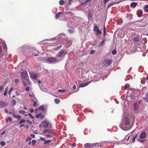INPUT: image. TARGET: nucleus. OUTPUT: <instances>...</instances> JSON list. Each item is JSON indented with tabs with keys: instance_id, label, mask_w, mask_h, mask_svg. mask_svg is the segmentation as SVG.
<instances>
[{
	"instance_id": "54",
	"label": "nucleus",
	"mask_w": 148,
	"mask_h": 148,
	"mask_svg": "<svg viewBox=\"0 0 148 148\" xmlns=\"http://www.w3.org/2000/svg\"><path fill=\"white\" fill-rule=\"evenodd\" d=\"M31 136L32 138H34L35 135L34 134H31L30 135Z\"/></svg>"
},
{
	"instance_id": "63",
	"label": "nucleus",
	"mask_w": 148,
	"mask_h": 148,
	"mask_svg": "<svg viewBox=\"0 0 148 148\" xmlns=\"http://www.w3.org/2000/svg\"><path fill=\"white\" fill-rule=\"evenodd\" d=\"M5 113H7L8 112V110L7 109H5Z\"/></svg>"
},
{
	"instance_id": "55",
	"label": "nucleus",
	"mask_w": 148,
	"mask_h": 148,
	"mask_svg": "<svg viewBox=\"0 0 148 148\" xmlns=\"http://www.w3.org/2000/svg\"><path fill=\"white\" fill-rule=\"evenodd\" d=\"M145 140H141V139L139 140V141L140 142H142V143L144 142L145 141Z\"/></svg>"
},
{
	"instance_id": "43",
	"label": "nucleus",
	"mask_w": 148,
	"mask_h": 148,
	"mask_svg": "<svg viewBox=\"0 0 148 148\" xmlns=\"http://www.w3.org/2000/svg\"><path fill=\"white\" fill-rule=\"evenodd\" d=\"M29 111L30 112L32 113L34 112V110L33 108H30V109H29Z\"/></svg>"
},
{
	"instance_id": "17",
	"label": "nucleus",
	"mask_w": 148,
	"mask_h": 148,
	"mask_svg": "<svg viewBox=\"0 0 148 148\" xmlns=\"http://www.w3.org/2000/svg\"><path fill=\"white\" fill-rule=\"evenodd\" d=\"M137 3L136 2L132 3L130 4L131 6L133 8H134L137 5Z\"/></svg>"
},
{
	"instance_id": "45",
	"label": "nucleus",
	"mask_w": 148,
	"mask_h": 148,
	"mask_svg": "<svg viewBox=\"0 0 148 148\" xmlns=\"http://www.w3.org/2000/svg\"><path fill=\"white\" fill-rule=\"evenodd\" d=\"M13 90V88H11L9 91V93L10 95L12 91Z\"/></svg>"
},
{
	"instance_id": "44",
	"label": "nucleus",
	"mask_w": 148,
	"mask_h": 148,
	"mask_svg": "<svg viewBox=\"0 0 148 148\" xmlns=\"http://www.w3.org/2000/svg\"><path fill=\"white\" fill-rule=\"evenodd\" d=\"M65 91L64 90L59 89L58 90V92H63Z\"/></svg>"
},
{
	"instance_id": "49",
	"label": "nucleus",
	"mask_w": 148,
	"mask_h": 148,
	"mask_svg": "<svg viewBox=\"0 0 148 148\" xmlns=\"http://www.w3.org/2000/svg\"><path fill=\"white\" fill-rule=\"evenodd\" d=\"M31 138L30 137H28L26 138L27 141H29L31 140Z\"/></svg>"
},
{
	"instance_id": "25",
	"label": "nucleus",
	"mask_w": 148,
	"mask_h": 148,
	"mask_svg": "<svg viewBox=\"0 0 148 148\" xmlns=\"http://www.w3.org/2000/svg\"><path fill=\"white\" fill-rule=\"evenodd\" d=\"M127 18L129 19H132L131 15L130 14H127L126 16Z\"/></svg>"
},
{
	"instance_id": "57",
	"label": "nucleus",
	"mask_w": 148,
	"mask_h": 148,
	"mask_svg": "<svg viewBox=\"0 0 148 148\" xmlns=\"http://www.w3.org/2000/svg\"><path fill=\"white\" fill-rule=\"evenodd\" d=\"M40 139L42 140V141H45V138H42V137H41L40 138Z\"/></svg>"
},
{
	"instance_id": "16",
	"label": "nucleus",
	"mask_w": 148,
	"mask_h": 148,
	"mask_svg": "<svg viewBox=\"0 0 148 148\" xmlns=\"http://www.w3.org/2000/svg\"><path fill=\"white\" fill-rule=\"evenodd\" d=\"M48 132V133H50L52 134H53V133L51 132V131H50L49 130H43V133L44 134H45L47 132Z\"/></svg>"
},
{
	"instance_id": "13",
	"label": "nucleus",
	"mask_w": 148,
	"mask_h": 148,
	"mask_svg": "<svg viewBox=\"0 0 148 148\" xmlns=\"http://www.w3.org/2000/svg\"><path fill=\"white\" fill-rule=\"evenodd\" d=\"M146 136V133L145 132H143L140 134V137L141 138H144Z\"/></svg>"
},
{
	"instance_id": "39",
	"label": "nucleus",
	"mask_w": 148,
	"mask_h": 148,
	"mask_svg": "<svg viewBox=\"0 0 148 148\" xmlns=\"http://www.w3.org/2000/svg\"><path fill=\"white\" fill-rule=\"evenodd\" d=\"M28 115L30 116L31 119H33L34 118V117L32 116L31 113H29Z\"/></svg>"
},
{
	"instance_id": "47",
	"label": "nucleus",
	"mask_w": 148,
	"mask_h": 148,
	"mask_svg": "<svg viewBox=\"0 0 148 148\" xmlns=\"http://www.w3.org/2000/svg\"><path fill=\"white\" fill-rule=\"evenodd\" d=\"M3 89V87L2 85L0 86V91H1Z\"/></svg>"
},
{
	"instance_id": "14",
	"label": "nucleus",
	"mask_w": 148,
	"mask_h": 148,
	"mask_svg": "<svg viewBox=\"0 0 148 148\" xmlns=\"http://www.w3.org/2000/svg\"><path fill=\"white\" fill-rule=\"evenodd\" d=\"M23 85L25 87L27 86V83L29 84L30 85H31V83L29 80H28V81H23Z\"/></svg>"
},
{
	"instance_id": "19",
	"label": "nucleus",
	"mask_w": 148,
	"mask_h": 148,
	"mask_svg": "<svg viewBox=\"0 0 148 148\" xmlns=\"http://www.w3.org/2000/svg\"><path fill=\"white\" fill-rule=\"evenodd\" d=\"M134 106L135 110H137L138 108V106L137 103H135L134 104Z\"/></svg>"
},
{
	"instance_id": "21",
	"label": "nucleus",
	"mask_w": 148,
	"mask_h": 148,
	"mask_svg": "<svg viewBox=\"0 0 148 148\" xmlns=\"http://www.w3.org/2000/svg\"><path fill=\"white\" fill-rule=\"evenodd\" d=\"M143 12L142 11L140 10L137 12V14L138 15V16L140 17L142 15Z\"/></svg>"
},
{
	"instance_id": "28",
	"label": "nucleus",
	"mask_w": 148,
	"mask_h": 148,
	"mask_svg": "<svg viewBox=\"0 0 148 148\" xmlns=\"http://www.w3.org/2000/svg\"><path fill=\"white\" fill-rule=\"evenodd\" d=\"M105 43V40H104L102 41L101 42L99 45V46H101L103 45Z\"/></svg>"
},
{
	"instance_id": "1",
	"label": "nucleus",
	"mask_w": 148,
	"mask_h": 148,
	"mask_svg": "<svg viewBox=\"0 0 148 148\" xmlns=\"http://www.w3.org/2000/svg\"><path fill=\"white\" fill-rule=\"evenodd\" d=\"M21 75L22 81L29 80L28 74L26 71H24L22 72Z\"/></svg>"
},
{
	"instance_id": "20",
	"label": "nucleus",
	"mask_w": 148,
	"mask_h": 148,
	"mask_svg": "<svg viewBox=\"0 0 148 148\" xmlns=\"http://www.w3.org/2000/svg\"><path fill=\"white\" fill-rule=\"evenodd\" d=\"M63 13L62 12H59L57 14H56L55 16V18L56 19H58L59 18L60 15L61 14H62Z\"/></svg>"
},
{
	"instance_id": "53",
	"label": "nucleus",
	"mask_w": 148,
	"mask_h": 148,
	"mask_svg": "<svg viewBox=\"0 0 148 148\" xmlns=\"http://www.w3.org/2000/svg\"><path fill=\"white\" fill-rule=\"evenodd\" d=\"M40 117L41 119H42L44 118V116L43 115H42L41 114L40 116Z\"/></svg>"
},
{
	"instance_id": "27",
	"label": "nucleus",
	"mask_w": 148,
	"mask_h": 148,
	"mask_svg": "<svg viewBox=\"0 0 148 148\" xmlns=\"http://www.w3.org/2000/svg\"><path fill=\"white\" fill-rule=\"evenodd\" d=\"M65 1L63 0H60L59 1V4L61 5H64Z\"/></svg>"
},
{
	"instance_id": "8",
	"label": "nucleus",
	"mask_w": 148,
	"mask_h": 148,
	"mask_svg": "<svg viewBox=\"0 0 148 148\" xmlns=\"http://www.w3.org/2000/svg\"><path fill=\"white\" fill-rule=\"evenodd\" d=\"M84 146L86 148H94L95 145L94 144H91L89 143L86 144Z\"/></svg>"
},
{
	"instance_id": "52",
	"label": "nucleus",
	"mask_w": 148,
	"mask_h": 148,
	"mask_svg": "<svg viewBox=\"0 0 148 148\" xmlns=\"http://www.w3.org/2000/svg\"><path fill=\"white\" fill-rule=\"evenodd\" d=\"M37 105V102L36 101H34L33 103V105L34 106H36Z\"/></svg>"
},
{
	"instance_id": "42",
	"label": "nucleus",
	"mask_w": 148,
	"mask_h": 148,
	"mask_svg": "<svg viewBox=\"0 0 148 148\" xmlns=\"http://www.w3.org/2000/svg\"><path fill=\"white\" fill-rule=\"evenodd\" d=\"M36 142V140H33L32 141V145H35V144Z\"/></svg>"
},
{
	"instance_id": "7",
	"label": "nucleus",
	"mask_w": 148,
	"mask_h": 148,
	"mask_svg": "<svg viewBox=\"0 0 148 148\" xmlns=\"http://www.w3.org/2000/svg\"><path fill=\"white\" fill-rule=\"evenodd\" d=\"M66 51H65L64 50H62L58 53V55L60 57H63L66 54Z\"/></svg>"
},
{
	"instance_id": "51",
	"label": "nucleus",
	"mask_w": 148,
	"mask_h": 148,
	"mask_svg": "<svg viewBox=\"0 0 148 148\" xmlns=\"http://www.w3.org/2000/svg\"><path fill=\"white\" fill-rule=\"evenodd\" d=\"M26 121L29 123V124H31L32 123V122L29 120L28 119H27L26 120Z\"/></svg>"
},
{
	"instance_id": "24",
	"label": "nucleus",
	"mask_w": 148,
	"mask_h": 148,
	"mask_svg": "<svg viewBox=\"0 0 148 148\" xmlns=\"http://www.w3.org/2000/svg\"><path fill=\"white\" fill-rule=\"evenodd\" d=\"M51 142V140H45L44 143V144L45 145H46L47 144Z\"/></svg>"
},
{
	"instance_id": "5",
	"label": "nucleus",
	"mask_w": 148,
	"mask_h": 148,
	"mask_svg": "<svg viewBox=\"0 0 148 148\" xmlns=\"http://www.w3.org/2000/svg\"><path fill=\"white\" fill-rule=\"evenodd\" d=\"M111 63V60L108 59L105 60L103 62V64L106 66H110Z\"/></svg>"
},
{
	"instance_id": "10",
	"label": "nucleus",
	"mask_w": 148,
	"mask_h": 148,
	"mask_svg": "<svg viewBox=\"0 0 148 148\" xmlns=\"http://www.w3.org/2000/svg\"><path fill=\"white\" fill-rule=\"evenodd\" d=\"M138 24L139 25L138 26L141 27H145L147 23L145 21H140L139 22V23Z\"/></svg>"
},
{
	"instance_id": "59",
	"label": "nucleus",
	"mask_w": 148,
	"mask_h": 148,
	"mask_svg": "<svg viewBox=\"0 0 148 148\" xmlns=\"http://www.w3.org/2000/svg\"><path fill=\"white\" fill-rule=\"evenodd\" d=\"M73 0H69V4L71 5V2Z\"/></svg>"
},
{
	"instance_id": "34",
	"label": "nucleus",
	"mask_w": 148,
	"mask_h": 148,
	"mask_svg": "<svg viewBox=\"0 0 148 148\" xmlns=\"http://www.w3.org/2000/svg\"><path fill=\"white\" fill-rule=\"evenodd\" d=\"M137 136V135H135L134 137L132 139V142L133 143H134L135 141V139L136 138Z\"/></svg>"
},
{
	"instance_id": "46",
	"label": "nucleus",
	"mask_w": 148,
	"mask_h": 148,
	"mask_svg": "<svg viewBox=\"0 0 148 148\" xmlns=\"http://www.w3.org/2000/svg\"><path fill=\"white\" fill-rule=\"evenodd\" d=\"M130 87V85L129 84H126L125 86V89H126L127 88H128L129 87Z\"/></svg>"
},
{
	"instance_id": "38",
	"label": "nucleus",
	"mask_w": 148,
	"mask_h": 148,
	"mask_svg": "<svg viewBox=\"0 0 148 148\" xmlns=\"http://www.w3.org/2000/svg\"><path fill=\"white\" fill-rule=\"evenodd\" d=\"M0 144L2 146H3L5 145V143L4 141H2L0 143Z\"/></svg>"
},
{
	"instance_id": "12",
	"label": "nucleus",
	"mask_w": 148,
	"mask_h": 148,
	"mask_svg": "<svg viewBox=\"0 0 148 148\" xmlns=\"http://www.w3.org/2000/svg\"><path fill=\"white\" fill-rule=\"evenodd\" d=\"M7 104L3 101H0V108H2L6 106Z\"/></svg>"
},
{
	"instance_id": "2",
	"label": "nucleus",
	"mask_w": 148,
	"mask_h": 148,
	"mask_svg": "<svg viewBox=\"0 0 148 148\" xmlns=\"http://www.w3.org/2000/svg\"><path fill=\"white\" fill-rule=\"evenodd\" d=\"M46 60L47 62L50 64L56 63L59 61L58 60H56L55 58L54 57L47 58Z\"/></svg>"
},
{
	"instance_id": "31",
	"label": "nucleus",
	"mask_w": 148,
	"mask_h": 148,
	"mask_svg": "<svg viewBox=\"0 0 148 148\" xmlns=\"http://www.w3.org/2000/svg\"><path fill=\"white\" fill-rule=\"evenodd\" d=\"M114 4V3L113 2H111L110 3H109L107 6L108 8H110L111 6L113 5Z\"/></svg>"
},
{
	"instance_id": "36",
	"label": "nucleus",
	"mask_w": 148,
	"mask_h": 148,
	"mask_svg": "<svg viewBox=\"0 0 148 148\" xmlns=\"http://www.w3.org/2000/svg\"><path fill=\"white\" fill-rule=\"evenodd\" d=\"M2 52V49L1 46H0V57L1 58L3 56V54L1 53Z\"/></svg>"
},
{
	"instance_id": "22",
	"label": "nucleus",
	"mask_w": 148,
	"mask_h": 148,
	"mask_svg": "<svg viewBox=\"0 0 148 148\" xmlns=\"http://www.w3.org/2000/svg\"><path fill=\"white\" fill-rule=\"evenodd\" d=\"M38 109L39 111L43 112L45 110V108L43 106H41L40 107L38 108Z\"/></svg>"
},
{
	"instance_id": "40",
	"label": "nucleus",
	"mask_w": 148,
	"mask_h": 148,
	"mask_svg": "<svg viewBox=\"0 0 148 148\" xmlns=\"http://www.w3.org/2000/svg\"><path fill=\"white\" fill-rule=\"evenodd\" d=\"M8 88H6L5 89V91L3 95L4 96H6L7 95V89Z\"/></svg>"
},
{
	"instance_id": "61",
	"label": "nucleus",
	"mask_w": 148,
	"mask_h": 148,
	"mask_svg": "<svg viewBox=\"0 0 148 148\" xmlns=\"http://www.w3.org/2000/svg\"><path fill=\"white\" fill-rule=\"evenodd\" d=\"M85 71V70L84 69H82V73H84Z\"/></svg>"
},
{
	"instance_id": "56",
	"label": "nucleus",
	"mask_w": 148,
	"mask_h": 148,
	"mask_svg": "<svg viewBox=\"0 0 148 148\" xmlns=\"http://www.w3.org/2000/svg\"><path fill=\"white\" fill-rule=\"evenodd\" d=\"M19 81V80L18 79H16L15 80V82L16 83H17Z\"/></svg>"
},
{
	"instance_id": "33",
	"label": "nucleus",
	"mask_w": 148,
	"mask_h": 148,
	"mask_svg": "<svg viewBox=\"0 0 148 148\" xmlns=\"http://www.w3.org/2000/svg\"><path fill=\"white\" fill-rule=\"evenodd\" d=\"M143 99L144 102H148V98L145 97H143Z\"/></svg>"
},
{
	"instance_id": "18",
	"label": "nucleus",
	"mask_w": 148,
	"mask_h": 148,
	"mask_svg": "<svg viewBox=\"0 0 148 148\" xmlns=\"http://www.w3.org/2000/svg\"><path fill=\"white\" fill-rule=\"evenodd\" d=\"M13 116L14 117L16 118L19 119H21V117L19 115H16L14 114H13Z\"/></svg>"
},
{
	"instance_id": "9",
	"label": "nucleus",
	"mask_w": 148,
	"mask_h": 148,
	"mask_svg": "<svg viewBox=\"0 0 148 148\" xmlns=\"http://www.w3.org/2000/svg\"><path fill=\"white\" fill-rule=\"evenodd\" d=\"M30 78L33 81L36 80L37 77V74L34 73H32L30 74Z\"/></svg>"
},
{
	"instance_id": "29",
	"label": "nucleus",
	"mask_w": 148,
	"mask_h": 148,
	"mask_svg": "<svg viewBox=\"0 0 148 148\" xmlns=\"http://www.w3.org/2000/svg\"><path fill=\"white\" fill-rule=\"evenodd\" d=\"M25 122V120L24 119H21L19 122V124H21Z\"/></svg>"
},
{
	"instance_id": "11",
	"label": "nucleus",
	"mask_w": 148,
	"mask_h": 148,
	"mask_svg": "<svg viewBox=\"0 0 148 148\" xmlns=\"http://www.w3.org/2000/svg\"><path fill=\"white\" fill-rule=\"evenodd\" d=\"M130 119L127 117H126L125 118L124 123L126 125H129L130 123Z\"/></svg>"
},
{
	"instance_id": "50",
	"label": "nucleus",
	"mask_w": 148,
	"mask_h": 148,
	"mask_svg": "<svg viewBox=\"0 0 148 148\" xmlns=\"http://www.w3.org/2000/svg\"><path fill=\"white\" fill-rule=\"evenodd\" d=\"M103 2L105 4L109 1V0H103Z\"/></svg>"
},
{
	"instance_id": "15",
	"label": "nucleus",
	"mask_w": 148,
	"mask_h": 148,
	"mask_svg": "<svg viewBox=\"0 0 148 148\" xmlns=\"http://www.w3.org/2000/svg\"><path fill=\"white\" fill-rule=\"evenodd\" d=\"M59 40L61 39L62 40L65 38V35L63 34H59Z\"/></svg>"
},
{
	"instance_id": "62",
	"label": "nucleus",
	"mask_w": 148,
	"mask_h": 148,
	"mask_svg": "<svg viewBox=\"0 0 148 148\" xmlns=\"http://www.w3.org/2000/svg\"><path fill=\"white\" fill-rule=\"evenodd\" d=\"M46 136H47L49 137L50 138H51V135L50 134H46Z\"/></svg>"
},
{
	"instance_id": "23",
	"label": "nucleus",
	"mask_w": 148,
	"mask_h": 148,
	"mask_svg": "<svg viewBox=\"0 0 148 148\" xmlns=\"http://www.w3.org/2000/svg\"><path fill=\"white\" fill-rule=\"evenodd\" d=\"M134 40L136 42H138L140 41V38L139 37H136L134 38Z\"/></svg>"
},
{
	"instance_id": "35",
	"label": "nucleus",
	"mask_w": 148,
	"mask_h": 148,
	"mask_svg": "<svg viewBox=\"0 0 148 148\" xmlns=\"http://www.w3.org/2000/svg\"><path fill=\"white\" fill-rule=\"evenodd\" d=\"M16 100L15 99H13L12 101V103L13 106H14L16 104Z\"/></svg>"
},
{
	"instance_id": "4",
	"label": "nucleus",
	"mask_w": 148,
	"mask_h": 148,
	"mask_svg": "<svg viewBox=\"0 0 148 148\" xmlns=\"http://www.w3.org/2000/svg\"><path fill=\"white\" fill-rule=\"evenodd\" d=\"M93 31L95 32H97V35L101 34L102 33L101 31L98 29V27L96 26H95L94 27Z\"/></svg>"
},
{
	"instance_id": "6",
	"label": "nucleus",
	"mask_w": 148,
	"mask_h": 148,
	"mask_svg": "<svg viewBox=\"0 0 148 148\" xmlns=\"http://www.w3.org/2000/svg\"><path fill=\"white\" fill-rule=\"evenodd\" d=\"M41 124L44 127H47L50 125V124L49 122L48 121H43L41 123Z\"/></svg>"
},
{
	"instance_id": "3",
	"label": "nucleus",
	"mask_w": 148,
	"mask_h": 148,
	"mask_svg": "<svg viewBox=\"0 0 148 148\" xmlns=\"http://www.w3.org/2000/svg\"><path fill=\"white\" fill-rule=\"evenodd\" d=\"M91 81L90 82H88L86 83H83V82H82L80 81H78V83L79 87H84L87 86L88 84H89L90 83Z\"/></svg>"
},
{
	"instance_id": "37",
	"label": "nucleus",
	"mask_w": 148,
	"mask_h": 148,
	"mask_svg": "<svg viewBox=\"0 0 148 148\" xmlns=\"http://www.w3.org/2000/svg\"><path fill=\"white\" fill-rule=\"evenodd\" d=\"M19 112L21 114H24L25 113V111L24 110H20L19 111Z\"/></svg>"
},
{
	"instance_id": "32",
	"label": "nucleus",
	"mask_w": 148,
	"mask_h": 148,
	"mask_svg": "<svg viewBox=\"0 0 148 148\" xmlns=\"http://www.w3.org/2000/svg\"><path fill=\"white\" fill-rule=\"evenodd\" d=\"M41 114V113H39V114L36 115L35 117L37 118H38L40 117Z\"/></svg>"
},
{
	"instance_id": "58",
	"label": "nucleus",
	"mask_w": 148,
	"mask_h": 148,
	"mask_svg": "<svg viewBox=\"0 0 148 148\" xmlns=\"http://www.w3.org/2000/svg\"><path fill=\"white\" fill-rule=\"evenodd\" d=\"M91 0H86L85 1V3H88Z\"/></svg>"
},
{
	"instance_id": "26",
	"label": "nucleus",
	"mask_w": 148,
	"mask_h": 148,
	"mask_svg": "<svg viewBox=\"0 0 148 148\" xmlns=\"http://www.w3.org/2000/svg\"><path fill=\"white\" fill-rule=\"evenodd\" d=\"M54 101L55 103L57 104L59 103L60 102V100L58 98H56Z\"/></svg>"
},
{
	"instance_id": "48",
	"label": "nucleus",
	"mask_w": 148,
	"mask_h": 148,
	"mask_svg": "<svg viewBox=\"0 0 148 148\" xmlns=\"http://www.w3.org/2000/svg\"><path fill=\"white\" fill-rule=\"evenodd\" d=\"M3 47L4 49H6L7 48V45L5 43L3 44Z\"/></svg>"
},
{
	"instance_id": "60",
	"label": "nucleus",
	"mask_w": 148,
	"mask_h": 148,
	"mask_svg": "<svg viewBox=\"0 0 148 148\" xmlns=\"http://www.w3.org/2000/svg\"><path fill=\"white\" fill-rule=\"evenodd\" d=\"M25 90L27 91H28L29 90V88L28 87H27L25 88Z\"/></svg>"
},
{
	"instance_id": "64",
	"label": "nucleus",
	"mask_w": 148,
	"mask_h": 148,
	"mask_svg": "<svg viewBox=\"0 0 148 148\" xmlns=\"http://www.w3.org/2000/svg\"><path fill=\"white\" fill-rule=\"evenodd\" d=\"M145 97L148 98V93H147L145 94Z\"/></svg>"
},
{
	"instance_id": "41",
	"label": "nucleus",
	"mask_w": 148,
	"mask_h": 148,
	"mask_svg": "<svg viewBox=\"0 0 148 148\" xmlns=\"http://www.w3.org/2000/svg\"><path fill=\"white\" fill-rule=\"evenodd\" d=\"M116 53V52L115 50H114L112 51V54L113 55H115Z\"/></svg>"
},
{
	"instance_id": "30",
	"label": "nucleus",
	"mask_w": 148,
	"mask_h": 148,
	"mask_svg": "<svg viewBox=\"0 0 148 148\" xmlns=\"http://www.w3.org/2000/svg\"><path fill=\"white\" fill-rule=\"evenodd\" d=\"M145 10L146 12H148V5H146L145 7Z\"/></svg>"
}]
</instances>
